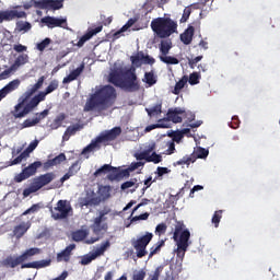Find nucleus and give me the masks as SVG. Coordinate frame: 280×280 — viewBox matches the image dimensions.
<instances>
[{
  "label": "nucleus",
  "instance_id": "864d4df0",
  "mask_svg": "<svg viewBox=\"0 0 280 280\" xmlns=\"http://www.w3.org/2000/svg\"><path fill=\"white\" fill-rule=\"evenodd\" d=\"M47 115H49V109H44L42 113H36L34 117L35 122L37 125L40 124V121H43V119H45Z\"/></svg>",
  "mask_w": 280,
  "mask_h": 280
},
{
  "label": "nucleus",
  "instance_id": "f704fd0d",
  "mask_svg": "<svg viewBox=\"0 0 280 280\" xmlns=\"http://www.w3.org/2000/svg\"><path fill=\"white\" fill-rule=\"evenodd\" d=\"M130 187H135L133 189H131V192H135L137 191V189H139V184H137V178L122 183L120 186V189L122 191H126V189H130Z\"/></svg>",
  "mask_w": 280,
  "mask_h": 280
},
{
  "label": "nucleus",
  "instance_id": "423d86ee",
  "mask_svg": "<svg viewBox=\"0 0 280 280\" xmlns=\"http://www.w3.org/2000/svg\"><path fill=\"white\" fill-rule=\"evenodd\" d=\"M152 237H154V234L147 232L143 236L131 241V246H133L138 259H141L148 255V250L145 248H148V244L152 242Z\"/></svg>",
  "mask_w": 280,
  "mask_h": 280
},
{
  "label": "nucleus",
  "instance_id": "8fccbe9b",
  "mask_svg": "<svg viewBox=\"0 0 280 280\" xmlns=\"http://www.w3.org/2000/svg\"><path fill=\"white\" fill-rule=\"evenodd\" d=\"M16 30L18 32H30V30H32V24L30 22H18Z\"/></svg>",
  "mask_w": 280,
  "mask_h": 280
},
{
  "label": "nucleus",
  "instance_id": "c85d7f7f",
  "mask_svg": "<svg viewBox=\"0 0 280 280\" xmlns=\"http://www.w3.org/2000/svg\"><path fill=\"white\" fill-rule=\"evenodd\" d=\"M89 237V230L81 229L72 232V240L73 242H84Z\"/></svg>",
  "mask_w": 280,
  "mask_h": 280
},
{
  "label": "nucleus",
  "instance_id": "3c124183",
  "mask_svg": "<svg viewBox=\"0 0 280 280\" xmlns=\"http://www.w3.org/2000/svg\"><path fill=\"white\" fill-rule=\"evenodd\" d=\"M110 170V164H104L94 172V176L97 178V176H102V174H109Z\"/></svg>",
  "mask_w": 280,
  "mask_h": 280
},
{
  "label": "nucleus",
  "instance_id": "e433bc0d",
  "mask_svg": "<svg viewBox=\"0 0 280 280\" xmlns=\"http://www.w3.org/2000/svg\"><path fill=\"white\" fill-rule=\"evenodd\" d=\"M135 21L132 19H129L128 22L119 31L114 33V38H119L124 32H128V30H130V27H132Z\"/></svg>",
  "mask_w": 280,
  "mask_h": 280
},
{
  "label": "nucleus",
  "instance_id": "ea45409f",
  "mask_svg": "<svg viewBox=\"0 0 280 280\" xmlns=\"http://www.w3.org/2000/svg\"><path fill=\"white\" fill-rule=\"evenodd\" d=\"M170 49H172V40H162L160 44V51L162 56H167V54H170Z\"/></svg>",
  "mask_w": 280,
  "mask_h": 280
},
{
  "label": "nucleus",
  "instance_id": "e2e57ef3",
  "mask_svg": "<svg viewBox=\"0 0 280 280\" xmlns=\"http://www.w3.org/2000/svg\"><path fill=\"white\" fill-rule=\"evenodd\" d=\"M0 16H2L3 21H14L12 10H10V11H0Z\"/></svg>",
  "mask_w": 280,
  "mask_h": 280
},
{
  "label": "nucleus",
  "instance_id": "473e14b6",
  "mask_svg": "<svg viewBox=\"0 0 280 280\" xmlns=\"http://www.w3.org/2000/svg\"><path fill=\"white\" fill-rule=\"evenodd\" d=\"M102 145H100V141H97V138L95 140H92L90 144H88L83 150L82 154H89V152H95V150H100Z\"/></svg>",
  "mask_w": 280,
  "mask_h": 280
},
{
  "label": "nucleus",
  "instance_id": "393cba45",
  "mask_svg": "<svg viewBox=\"0 0 280 280\" xmlns=\"http://www.w3.org/2000/svg\"><path fill=\"white\" fill-rule=\"evenodd\" d=\"M194 32H196V28L189 25L187 30L180 34V40L184 45H191V42L194 40Z\"/></svg>",
  "mask_w": 280,
  "mask_h": 280
},
{
  "label": "nucleus",
  "instance_id": "4c0bfd02",
  "mask_svg": "<svg viewBox=\"0 0 280 280\" xmlns=\"http://www.w3.org/2000/svg\"><path fill=\"white\" fill-rule=\"evenodd\" d=\"M142 81H144L148 86H154V84H156V75H154V71L145 72Z\"/></svg>",
  "mask_w": 280,
  "mask_h": 280
},
{
  "label": "nucleus",
  "instance_id": "f3484780",
  "mask_svg": "<svg viewBox=\"0 0 280 280\" xmlns=\"http://www.w3.org/2000/svg\"><path fill=\"white\" fill-rule=\"evenodd\" d=\"M45 83V77H40L38 79V81L31 88L28 89L20 100H24V102H27L30 100V97H32V95H34V93H36V91H38V89L43 88V84Z\"/></svg>",
  "mask_w": 280,
  "mask_h": 280
},
{
  "label": "nucleus",
  "instance_id": "39448f33",
  "mask_svg": "<svg viewBox=\"0 0 280 280\" xmlns=\"http://www.w3.org/2000/svg\"><path fill=\"white\" fill-rule=\"evenodd\" d=\"M52 220H67L71 213H73V208L71 202L60 199L55 208H50Z\"/></svg>",
  "mask_w": 280,
  "mask_h": 280
},
{
  "label": "nucleus",
  "instance_id": "a878e982",
  "mask_svg": "<svg viewBox=\"0 0 280 280\" xmlns=\"http://www.w3.org/2000/svg\"><path fill=\"white\" fill-rule=\"evenodd\" d=\"M45 94H42V92H39L26 104V110H30L32 113V110H34V108H36L38 104H40V102H45Z\"/></svg>",
  "mask_w": 280,
  "mask_h": 280
},
{
  "label": "nucleus",
  "instance_id": "a211bd4d",
  "mask_svg": "<svg viewBox=\"0 0 280 280\" xmlns=\"http://www.w3.org/2000/svg\"><path fill=\"white\" fill-rule=\"evenodd\" d=\"M45 83V77H40L38 79V81L31 88L28 89L20 100H24V102H27L30 100V97H32V95H34V93H36V91H38V89L43 88V84Z\"/></svg>",
  "mask_w": 280,
  "mask_h": 280
},
{
  "label": "nucleus",
  "instance_id": "2eb2a0df",
  "mask_svg": "<svg viewBox=\"0 0 280 280\" xmlns=\"http://www.w3.org/2000/svg\"><path fill=\"white\" fill-rule=\"evenodd\" d=\"M80 205L81 207H100V205H102V201L100 197L92 191V194H88L80 200Z\"/></svg>",
  "mask_w": 280,
  "mask_h": 280
},
{
  "label": "nucleus",
  "instance_id": "a18cd8bd",
  "mask_svg": "<svg viewBox=\"0 0 280 280\" xmlns=\"http://www.w3.org/2000/svg\"><path fill=\"white\" fill-rule=\"evenodd\" d=\"M163 161V156L153 152L151 155H148L147 163H154L155 165Z\"/></svg>",
  "mask_w": 280,
  "mask_h": 280
},
{
  "label": "nucleus",
  "instance_id": "b1692460",
  "mask_svg": "<svg viewBox=\"0 0 280 280\" xmlns=\"http://www.w3.org/2000/svg\"><path fill=\"white\" fill-rule=\"evenodd\" d=\"M21 264H23V256H18L16 258L8 256L2 260L4 268H16V266H21Z\"/></svg>",
  "mask_w": 280,
  "mask_h": 280
},
{
  "label": "nucleus",
  "instance_id": "7c9ffc66",
  "mask_svg": "<svg viewBox=\"0 0 280 280\" xmlns=\"http://www.w3.org/2000/svg\"><path fill=\"white\" fill-rule=\"evenodd\" d=\"M145 112L148 113L149 117H158V115H161V113H163V103H158L151 108H145Z\"/></svg>",
  "mask_w": 280,
  "mask_h": 280
},
{
  "label": "nucleus",
  "instance_id": "0e129e2a",
  "mask_svg": "<svg viewBox=\"0 0 280 280\" xmlns=\"http://www.w3.org/2000/svg\"><path fill=\"white\" fill-rule=\"evenodd\" d=\"M141 60H143V58H141V52L130 57L131 65H135L136 67H141Z\"/></svg>",
  "mask_w": 280,
  "mask_h": 280
},
{
  "label": "nucleus",
  "instance_id": "9b49d317",
  "mask_svg": "<svg viewBox=\"0 0 280 280\" xmlns=\"http://www.w3.org/2000/svg\"><path fill=\"white\" fill-rule=\"evenodd\" d=\"M119 135H121V127H114L113 129L101 133L98 137H96V139L98 143H104L107 145L109 141H115Z\"/></svg>",
  "mask_w": 280,
  "mask_h": 280
},
{
  "label": "nucleus",
  "instance_id": "79ce46f5",
  "mask_svg": "<svg viewBox=\"0 0 280 280\" xmlns=\"http://www.w3.org/2000/svg\"><path fill=\"white\" fill-rule=\"evenodd\" d=\"M161 62H164V65H178V58L167 56V55H161L160 56Z\"/></svg>",
  "mask_w": 280,
  "mask_h": 280
},
{
  "label": "nucleus",
  "instance_id": "774afa93",
  "mask_svg": "<svg viewBox=\"0 0 280 280\" xmlns=\"http://www.w3.org/2000/svg\"><path fill=\"white\" fill-rule=\"evenodd\" d=\"M145 279V270L141 269L138 272L133 273L131 280H144Z\"/></svg>",
  "mask_w": 280,
  "mask_h": 280
},
{
  "label": "nucleus",
  "instance_id": "37998d69",
  "mask_svg": "<svg viewBox=\"0 0 280 280\" xmlns=\"http://www.w3.org/2000/svg\"><path fill=\"white\" fill-rule=\"evenodd\" d=\"M156 128H170V124L165 122V119H160L158 124L148 126L145 128V131L150 132L151 130H154Z\"/></svg>",
  "mask_w": 280,
  "mask_h": 280
},
{
  "label": "nucleus",
  "instance_id": "4be33fe9",
  "mask_svg": "<svg viewBox=\"0 0 280 280\" xmlns=\"http://www.w3.org/2000/svg\"><path fill=\"white\" fill-rule=\"evenodd\" d=\"M82 71H84V63H81L77 69L72 70L69 75L63 78V84H69V82H73V80H78L80 75H82Z\"/></svg>",
  "mask_w": 280,
  "mask_h": 280
},
{
  "label": "nucleus",
  "instance_id": "052dcab7",
  "mask_svg": "<svg viewBox=\"0 0 280 280\" xmlns=\"http://www.w3.org/2000/svg\"><path fill=\"white\" fill-rule=\"evenodd\" d=\"M40 23H44V25L54 30V16H45L40 20Z\"/></svg>",
  "mask_w": 280,
  "mask_h": 280
},
{
  "label": "nucleus",
  "instance_id": "72a5a7b5",
  "mask_svg": "<svg viewBox=\"0 0 280 280\" xmlns=\"http://www.w3.org/2000/svg\"><path fill=\"white\" fill-rule=\"evenodd\" d=\"M34 255H40V248L32 247L30 249H26L25 253L20 255V257H22V261H27V258L34 257Z\"/></svg>",
  "mask_w": 280,
  "mask_h": 280
},
{
  "label": "nucleus",
  "instance_id": "a19ab883",
  "mask_svg": "<svg viewBox=\"0 0 280 280\" xmlns=\"http://www.w3.org/2000/svg\"><path fill=\"white\" fill-rule=\"evenodd\" d=\"M58 86H59L58 80H52L50 81L49 85L45 89V91L42 92V94H44V97H47L49 93H54V91H57Z\"/></svg>",
  "mask_w": 280,
  "mask_h": 280
},
{
  "label": "nucleus",
  "instance_id": "bf43d9fd",
  "mask_svg": "<svg viewBox=\"0 0 280 280\" xmlns=\"http://www.w3.org/2000/svg\"><path fill=\"white\" fill-rule=\"evenodd\" d=\"M36 191H38V189L36 188L35 184L33 182L28 188H25L23 190V196H24V198H27V196H30L31 194H36Z\"/></svg>",
  "mask_w": 280,
  "mask_h": 280
},
{
  "label": "nucleus",
  "instance_id": "aec40b11",
  "mask_svg": "<svg viewBox=\"0 0 280 280\" xmlns=\"http://www.w3.org/2000/svg\"><path fill=\"white\" fill-rule=\"evenodd\" d=\"M30 226H32L30 222L20 223L13 229V236L16 237V240H21V237H23V235H25L27 231H30Z\"/></svg>",
  "mask_w": 280,
  "mask_h": 280
},
{
  "label": "nucleus",
  "instance_id": "c9c22d12",
  "mask_svg": "<svg viewBox=\"0 0 280 280\" xmlns=\"http://www.w3.org/2000/svg\"><path fill=\"white\" fill-rule=\"evenodd\" d=\"M163 246H165V241H159L156 244H154L151 248H150V254H149V259H152V257H154V255H156L158 253H161V248H163Z\"/></svg>",
  "mask_w": 280,
  "mask_h": 280
},
{
  "label": "nucleus",
  "instance_id": "412c9836",
  "mask_svg": "<svg viewBox=\"0 0 280 280\" xmlns=\"http://www.w3.org/2000/svg\"><path fill=\"white\" fill-rule=\"evenodd\" d=\"M20 84H21V81H19V79L9 82L4 88L0 90V97L3 100V97L9 95V93H12V91H16Z\"/></svg>",
  "mask_w": 280,
  "mask_h": 280
},
{
  "label": "nucleus",
  "instance_id": "20e7f679",
  "mask_svg": "<svg viewBox=\"0 0 280 280\" xmlns=\"http://www.w3.org/2000/svg\"><path fill=\"white\" fill-rule=\"evenodd\" d=\"M173 240L176 242L179 248H189L191 242V232L188 229H185V223L177 221L175 224V230L173 233Z\"/></svg>",
  "mask_w": 280,
  "mask_h": 280
},
{
  "label": "nucleus",
  "instance_id": "f03ea898",
  "mask_svg": "<svg viewBox=\"0 0 280 280\" xmlns=\"http://www.w3.org/2000/svg\"><path fill=\"white\" fill-rule=\"evenodd\" d=\"M108 82L127 93H137L141 89V82L137 77V68L135 67L109 73Z\"/></svg>",
  "mask_w": 280,
  "mask_h": 280
},
{
  "label": "nucleus",
  "instance_id": "58836bf2",
  "mask_svg": "<svg viewBox=\"0 0 280 280\" xmlns=\"http://www.w3.org/2000/svg\"><path fill=\"white\" fill-rule=\"evenodd\" d=\"M196 163V154L185 155L183 159L176 162V165H191Z\"/></svg>",
  "mask_w": 280,
  "mask_h": 280
},
{
  "label": "nucleus",
  "instance_id": "f257e3e1",
  "mask_svg": "<svg viewBox=\"0 0 280 280\" xmlns=\"http://www.w3.org/2000/svg\"><path fill=\"white\" fill-rule=\"evenodd\" d=\"M117 90L113 85H103L96 90L86 101L84 113H95V117H106V110L115 106Z\"/></svg>",
  "mask_w": 280,
  "mask_h": 280
},
{
  "label": "nucleus",
  "instance_id": "09e8293b",
  "mask_svg": "<svg viewBox=\"0 0 280 280\" xmlns=\"http://www.w3.org/2000/svg\"><path fill=\"white\" fill-rule=\"evenodd\" d=\"M49 45H51V38L46 37L40 43L36 44V49L38 51H45V49H47V47H49Z\"/></svg>",
  "mask_w": 280,
  "mask_h": 280
},
{
  "label": "nucleus",
  "instance_id": "6ab92c4d",
  "mask_svg": "<svg viewBox=\"0 0 280 280\" xmlns=\"http://www.w3.org/2000/svg\"><path fill=\"white\" fill-rule=\"evenodd\" d=\"M112 191H113V187L110 185L98 186L97 197L100 198L101 202H106V200H110Z\"/></svg>",
  "mask_w": 280,
  "mask_h": 280
},
{
  "label": "nucleus",
  "instance_id": "6e6552de",
  "mask_svg": "<svg viewBox=\"0 0 280 280\" xmlns=\"http://www.w3.org/2000/svg\"><path fill=\"white\" fill-rule=\"evenodd\" d=\"M104 220L102 219H94V223L92 224V231L94 235H97L98 237H92L90 240L85 241V244H95V242H100V238L106 234V231H108V223H103Z\"/></svg>",
  "mask_w": 280,
  "mask_h": 280
},
{
  "label": "nucleus",
  "instance_id": "338daca9",
  "mask_svg": "<svg viewBox=\"0 0 280 280\" xmlns=\"http://www.w3.org/2000/svg\"><path fill=\"white\" fill-rule=\"evenodd\" d=\"M28 56L23 54L20 55L16 59H15V65H18V67H20V65H25L28 60Z\"/></svg>",
  "mask_w": 280,
  "mask_h": 280
},
{
  "label": "nucleus",
  "instance_id": "c756f323",
  "mask_svg": "<svg viewBox=\"0 0 280 280\" xmlns=\"http://www.w3.org/2000/svg\"><path fill=\"white\" fill-rule=\"evenodd\" d=\"M65 119H67V114L61 113V114L57 115L56 118L50 124V129L58 130V128H60V126H62V122L65 121Z\"/></svg>",
  "mask_w": 280,
  "mask_h": 280
},
{
  "label": "nucleus",
  "instance_id": "de8ad7c7",
  "mask_svg": "<svg viewBox=\"0 0 280 280\" xmlns=\"http://www.w3.org/2000/svg\"><path fill=\"white\" fill-rule=\"evenodd\" d=\"M194 154L196 156V161L197 159H207V156H209V150L198 147Z\"/></svg>",
  "mask_w": 280,
  "mask_h": 280
},
{
  "label": "nucleus",
  "instance_id": "69168bd1",
  "mask_svg": "<svg viewBox=\"0 0 280 280\" xmlns=\"http://www.w3.org/2000/svg\"><path fill=\"white\" fill-rule=\"evenodd\" d=\"M165 231H167V225L165 223H160L155 228V233L158 235H165Z\"/></svg>",
  "mask_w": 280,
  "mask_h": 280
},
{
  "label": "nucleus",
  "instance_id": "4d7b16f0",
  "mask_svg": "<svg viewBox=\"0 0 280 280\" xmlns=\"http://www.w3.org/2000/svg\"><path fill=\"white\" fill-rule=\"evenodd\" d=\"M52 162V165H60V163H63V161H67V155L65 153H60L59 155L55 156L50 160Z\"/></svg>",
  "mask_w": 280,
  "mask_h": 280
},
{
  "label": "nucleus",
  "instance_id": "9d476101",
  "mask_svg": "<svg viewBox=\"0 0 280 280\" xmlns=\"http://www.w3.org/2000/svg\"><path fill=\"white\" fill-rule=\"evenodd\" d=\"M56 179V173L49 172L42 174L33 179V185L37 188V191L39 189H43V187H47L49 183H52Z\"/></svg>",
  "mask_w": 280,
  "mask_h": 280
},
{
  "label": "nucleus",
  "instance_id": "6e6d98bb",
  "mask_svg": "<svg viewBox=\"0 0 280 280\" xmlns=\"http://www.w3.org/2000/svg\"><path fill=\"white\" fill-rule=\"evenodd\" d=\"M189 16H191V7H186L184 9L182 19L179 20L180 23H187L189 21Z\"/></svg>",
  "mask_w": 280,
  "mask_h": 280
},
{
  "label": "nucleus",
  "instance_id": "5701e85b",
  "mask_svg": "<svg viewBox=\"0 0 280 280\" xmlns=\"http://www.w3.org/2000/svg\"><path fill=\"white\" fill-rule=\"evenodd\" d=\"M75 248V244H70L67 246L63 250H61L59 254H57V261H70L71 259V252Z\"/></svg>",
  "mask_w": 280,
  "mask_h": 280
},
{
  "label": "nucleus",
  "instance_id": "2f4dec72",
  "mask_svg": "<svg viewBox=\"0 0 280 280\" xmlns=\"http://www.w3.org/2000/svg\"><path fill=\"white\" fill-rule=\"evenodd\" d=\"M189 78L187 75H184L174 86L173 94L174 95H180V91L185 89V84H187Z\"/></svg>",
  "mask_w": 280,
  "mask_h": 280
},
{
  "label": "nucleus",
  "instance_id": "0eeeda50",
  "mask_svg": "<svg viewBox=\"0 0 280 280\" xmlns=\"http://www.w3.org/2000/svg\"><path fill=\"white\" fill-rule=\"evenodd\" d=\"M39 167H43V162L40 161H35L28 166L24 167L20 174L15 175V183H23V180H27V178L36 176V172H38Z\"/></svg>",
  "mask_w": 280,
  "mask_h": 280
},
{
  "label": "nucleus",
  "instance_id": "dca6fc26",
  "mask_svg": "<svg viewBox=\"0 0 280 280\" xmlns=\"http://www.w3.org/2000/svg\"><path fill=\"white\" fill-rule=\"evenodd\" d=\"M104 27L103 26H96L95 28H89L84 35L81 36L79 42L77 43V47H84V43L88 40H91L92 36H95L96 34H100Z\"/></svg>",
  "mask_w": 280,
  "mask_h": 280
},
{
  "label": "nucleus",
  "instance_id": "1a4fd4ad",
  "mask_svg": "<svg viewBox=\"0 0 280 280\" xmlns=\"http://www.w3.org/2000/svg\"><path fill=\"white\" fill-rule=\"evenodd\" d=\"M34 8L39 10H62L65 0H39L34 1Z\"/></svg>",
  "mask_w": 280,
  "mask_h": 280
},
{
  "label": "nucleus",
  "instance_id": "ddd939ff",
  "mask_svg": "<svg viewBox=\"0 0 280 280\" xmlns=\"http://www.w3.org/2000/svg\"><path fill=\"white\" fill-rule=\"evenodd\" d=\"M185 110L180 109L179 107L170 108L166 113V118H163L165 120V124H170L168 121H172L173 124H183V115Z\"/></svg>",
  "mask_w": 280,
  "mask_h": 280
},
{
  "label": "nucleus",
  "instance_id": "4468645a",
  "mask_svg": "<svg viewBox=\"0 0 280 280\" xmlns=\"http://www.w3.org/2000/svg\"><path fill=\"white\" fill-rule=\"evenodd\" d=\"M127 175L128 171L110 165L109 173L107 175V180H109L110 183H114V180H124V178H128Z\"/></svg>",
  "mask_w": 280,
  "mask_h": 280
},
{
  "label": "nucleus",
  "instance_id": "bb28decb",
  "mask_svg": "<svg viewBox=\"0 0 280 280\" xmlns=\"http://www.w3.org/2000/svg\"><path fill=\"white\" fill-rule=\"evenodd\" d=\"M83 128H84V126H82L80 124L69 126L62 136L63 141H69V139H71V137H73V135H75V132L82 130Z\"/></svg>",
  "mask_w": 280,
  "mask_h": 280
},
{
  "label": "nucleus",
  "instance_id": "5fc2aeb1",
  "mask_svg": "<svg viewBox=\"0 0 280 280\" xmlns=\"http://www.w3.org/2000/svg\"><path fill=\"white\" fill-rule=\"evenodd\" d=\"M168 137L173 138V142L180 143V140L183 139V132L182 131H170L167 133Z\"/></svg>",
  "mask_w": 280,
  "mask_h": 280
},
{
  "label": "nucleus",
  "instance_id": "c03bdc74",
  "mask_svg": "<svg viewBox=\"0 0 280 280\" xmlns=\"http://www.w3.org/2000/svg\"><path fill=\"white\" fill-rule=\"evenodd\" d=\"M145 163L143 162H132L129 167L125 168V172H127V178L130 177V172H135V170H139V167H143Z\"/></svg>",
  "mask_w": 280,
  "mask_h": 280
},
{
  "label": "nucleus",
  "instance_id": "680f3d73",
  "mask_svg": "<svg viewBox=\"0 0 280 280\" xmlns=\"http://www.w3.org/2000/svg\"><path fill=\"white\" fill-rule=\"evenodd\" d=\"M202 58H203L202 55H200L192 59H188V67L190 69H196V66L198 65V62H200V60H202Z\"/></svg>",
  "mask_w": 280,
  "mask_h": 280
},
{
  "label": "nucleus",
  "instance_id": "603ef678",
  "mask_svg": "<svg viewBox=\"0 0 280 280\" xmlns=\"http://www.w3.org/2000/svg\"><path fill=\"white\" fill-rule=\"evenodd\" d=\"M222 210H218L214 212V214L212 215V224H214L215 229H218L220 226V221L222 220Z\"/></svg>",
  "mask_w": 280,
  "mask_h": 280
},
{
  "label": "nucleus",
  "instance_id": "49530a36",
  "mask_svg": "<svg viewBox=\"0 0 280 280\" xmlns=\"http://www.w3.org/2000/svg\"><path fill=\"white\" fill-rule=\"evenodd\" d=\"M200 72H192L189 75L188 82L191 86H196V84H200Z\"/></svg>",
  "mask_w": 280,
  "mask_h": 280
},
{
  "label": "nucleus",
  "instance_id": "f8f14e48",
  "mask_svg": "<svg viewBox=\"0 0 280 280\" xmlns=\"http://www.w3.org/2000/svg\"><path fill=\"white\" fill-rule=\"evenodd\" d=\"M26 104L27 101L19 98V103L14 106L13 110L11 112V115L14 117V119H23V117H27V115L32 113L30 109H27Z\"/></svg>",
  "mask_w": 280,
  "mask_h": 280
},
{
  "label": "nucleus",
  "instance_id": "7ed1b4c3",
  "mask_svg": "<svg viewBox=\"0 0 280 280\" xmlns=\"http://www.w3.org/2000/svg\"><path fill=\"white\" fill-rule=\"evenodd\" d=\"M151 30L158 38H170L172 34H176L178 23L171 18H158L151 21Z\"/></svg>",
  "mask_w": 280,
  "mask_h": 280
},
{
  "label": "nucleus",
  "instance_id": "13d9d810",
  "mask_svg": "<svg viewBox=\"0 0 280 280\" xmlns=\"http://www.w3.org/2000/svg\"><path fill=\"white\" fill-rule=\"evenodd\" d=\"M81 170L80 166V161H75L68 170V172L72 175L75 176V174H78Z\"/></svg>",
  "mask_w": 280,
  "mask_h": 280
},
{
  "label": "nucleus",
  "instance_id": "cd10ccee",
  "mask_svg": "<svg viewBox=\"0 0 280 280\" xmlns=\"http://www.w3.org/2000/svg\"><path fill=\"white\" fill-rule=\"evenodd\" d=\"M47 266H51V260H40V261H33V262H27V264H23L21 266V268H35V269H39V268H47Z\"/></svg>",
  "mask_w": 280,
  "mask_h": 280
}]
</instances>
